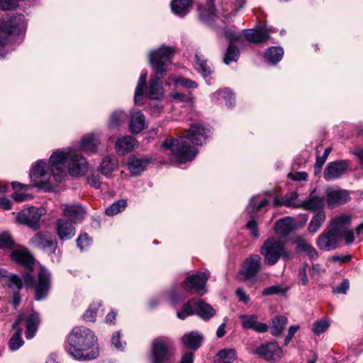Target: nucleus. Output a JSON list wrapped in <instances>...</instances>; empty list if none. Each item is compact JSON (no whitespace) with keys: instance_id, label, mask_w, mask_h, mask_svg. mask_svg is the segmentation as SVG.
I'll use <instances>...</instances> for the list:
<instances>
[{"instance_id":"nucleus-1","label":"nucleus","mask_w":363,"mask_h":363,"mask_svg":"<svg viewBox=\"0 0 363 363\" xmlns=\"http://www.w3.org/2000/svg\"><path fill=\"white\" fill-rule=\"evenodd\" d=\"M12 261L23 267L21 272L25 286L34 289V298L36 301L45 299L51 288V274L44 267H40L37 279H34V267L35 259L33 255L23 247L13 250L10 255Z\"/></svg>"},{"instance_id":"nucleus-2","label":"nucleus","mask_w":363,"mask_h":363,"mask_svg":"<svg viewBox=\"0 0 363 363\" xmlns=\"http://www.w3.org/2000/svg\"><path fill=\"white\" fill-rule=\"evenodd\" d=\"M66 350L77 360H91L99 355L97 337L85 327H75L67 337Z\"/></svg>"},{"instance_id":"nucleus-3","label":"nucleus","mask_w":363,"mask_h":363,"mask_svg":"<svg viewBox=\"0 0 363 363\" xmlns=\"http://www.w3.org/2000/svg\"><path fill=\"white\" fill-rule=\"evenodd\" d=\"M175 53L174 47L162 45L149 54L150 63L155 71V77L150 80L148 97L159 100L163 96L162 83L160 82L166 74L172 64L171 58Z\"/></svg>"},{"instance_id":"nucleus-4","label":"nucleus","mask_w":363,"mask_h":363,"mask_svg":"<svg viewBox=\"0 0 363 363\" xmlns=\"http://www.w3.org/2000/svg\"><path fill=\"white\" fill-rule=\"evenodd\" d=\"M178 139H167L162 147L169 150L177 162L183 164L194 160L198 153V150L190 145L186 138H182V132L178 133Z\"/></svg>"},{"instance_id":"nucleus-5","label":"nucleus","mask_w":363,"mask_h":363,"mask_svg":"<svg viewBox=\"0 0 363 363\" xmlns=\"http://www.w3.org/2000/svg\"><path fill=\"white\" fill-rule=\"evenodd\" d=\"M259 252L264 257L265 264L273 266L280 258L289 260L291 258L290 252L286 249L283 240L276 237L268 238L260 247Z\"/></svg>"},{"instance_id":"nucleus-6","label":"nucleus","mask_w":363,"mask_h":363,"mask_svg":"<svg viewBox=\"0 0 363 363\" xmlns=\"http://www.w3.org/2000/svg\"><path fill=\"white\" fill-rule=\"evenodd\" d=\"M26 28V23L23 15L9 13L2 17L0 21V52L4 50L11 35H18Z\"/></svg>"},{"instance_id":"nucleus-7","label":"nucleus","mask_w":363,"mask_h":363,"mask_svg":"<svg viewBox=\"0 0 363 363\" xmlns=\"http://www.w3.org/2000/svg\"><path fill=\"white\" fill-rule=\"evenodd\" d=\"M172 354L171 344L167 338L157 337L152 341L150 351L151 363H169Z\"/></svg>"},{"instance_id":"nucleus-8","label":"nucleus","mask_w":363,"mask_h":363,"mask_svg":"<svg viewBox=\"0 0 363 363\" xmlns=\"http://www.w3.org/2000/svg\"><path fill=\"white\" fill-rule=\"evenodd\" d=\"M208 279L204 272H197L186 277L181 283V286L189 295L197 294L202 296L207 292L206 286Z\"/></svg>"},{"instance_id":"nucleus-9","label":"nucleus","mask_w":363,"mask_h":363,"mask_svg":"<svg viewBox=\"0 0 363 363\" xmlns=\"http://www.w3.org/2000/svg\"><path fill=\"white\" fill-rule=\"evenodd\" d=\"M181 132L182 138H186V140L196 145H203L211 133L208 127L199 123L190 124L189 129Z\"/></svg>"},{"instance_id":"nucleus-10","label":"nucleus","mask_w":363,"mask_h":363,"mask_svg":"<svg viewBox=\"0 0 363 363\" xmlns=\"http://www.w3.org/2000/svg\"><path fill=\"white\" fill-rule=\"evenodd\" d=\"M262 267L261 257L258 255H251L243 262L238 274L242 281H247L254 278Z\"/></svg>"},{"instance_id":"nucleus-11","label":"nucleus","mask_w":363,"mask_h":363,"mask_svg":"<svg viewBox=\"0 0 363 363\" xmlns=\"http://www.w3.org/2000/svg\"><path fill=\"white\" fill-rule=\"evenodd\" d=\"M342 234L331 227L325 228L317 238L316 245L320 250L330 251L337 247Z\"/></svg>"},{"instance_id":"nucleus-12","label":"nucleus","mask_w":363,"mask_h":363,"mask_svg":"<svg viewBox=\"0 0 363 363\" xmlns=\"http://www.w3.org/2000/svg\"><path fill=\"white\" fill-rule=\"evenodd\" d=\"M252 353L271 362L279 361L283 356V350L276 342H269L258 346Z\"/></svg>"},{"instance_id":"nucleus-13","label":"nucleus","mask_w":363,"mask_h":363,"mask_svg":"<svg viewBox=\"0 0 363 363\" xmlns=\"http://www.w3.org/2000/svg\"><path fill=\"white\" fill-rule=\"evenodd\" d=\"M67 159V153L59 150L54 152L50 157V169L57 182H61L63 177L66 176L65 162Z\"/></svg>"},{"instance_id":"nucleus-14","label":"nucleus","mask_w":363,"mask_h":363,"mask_svg":"<svg viewBox=\"0 0 363 363\" xmlns=\"http://www.w3.org/2000/svg\"><path fill=\"white\" fill-rule=\"evenodd\" d=\"M44 213L45 209L43 208L29 207L18 213L17 220L21 224L37 230L40 228L39 221Z\"/></svg>"},{"instance_id":"nucleus-15","label":"nucleus","mask_w":363,"mask_h":363,"mask_svg":"<svg viewBox=\"0 0 363 363\" xmlns=\"http://www.w3.org/2000/svg\"><path fill=\"white\" fill-rule=\"evenodd\" d=\"M29 243L34 247L48 250L52 254L55 253L57 247L56 238L48 231L37 233L30 240Z\"/></svg>"},{"instance_id":"nucleus-16","label":"nucleus","mask_w":363,"mask_h":363,"mask_svg":"<svg viewBox=\"0 0 363 363\" xmlns=\"http://www.w3.org/2000/svg\"><path fill=\"white\" fill-rule=\"evenodd\" d=\"M350 163L347 160H335L329 162L324 169L323 176L326 181H332L342 176L349 168Z\"/></svg>"},{"instance_id":"nucleus-17","label":"nucleus","mask_w":363,"mask_h":363,"mask_svg":"<svg viewBox=\"0 0 363 363\" xmlns=\"http://www.w3.org/2000/svg\"><path fill=\"white\" fill-rule=\"evenodd\" d=\"M350 200V193L347 190L328 189L326 191V202L328 208L331 209L343 205Z\"/></svg>"},{"instance_id":"nucleus-18","label":"nucleus","mask_w":363,"mask_h":363,"mask_svg":"<svg viewBox=\"0 0 363 363\" xmlns=\"http://www.w3.org/2000/svg\"><path fill=\"white\" fill-rule=\"evenodd\" d=\"M47 164L43 161H38L33 167L30 177L35 186L43 189L48 184Z\"/></svg>"},{"instance_id":"nucleus-19","label":"nucleus","mask_w":363,"mask_h":363,"mask_svg":"<svg viewBox=\"0 0 363 363\" xmlns=\"http://www.w3.org/2000/svg\"><path fill=\"white\" fill-rule=\"evenodd\" d=\"M325 199L323 196H317L315 190L311 191L308 196L298 204V208L309 211L316 213L319 211H323Z\"/></svg>"},{"instance_id":"nucleus-20","label":"nucleus","mask_w":363,"mask_h":363,"mask_svg":"<svg viewBox=\"0 0 363 363\" xmlns=\"http://www.w3.org/2000/svg\"><path fill=\"white\" fill-rule=\"evenodd\" d=\"M68 169L72 176L80 177L84 175L87 171L86 159L78 154L72 155L69 158Z\"/></svg>"},{"instance_id":"nucleus-21","label":"nucleus","mask_w":363,"mask_h":363,"mask_svg":"<svg viewBox=\"0 0 363 363\" xmlns=\"http://www.w3.org/2000/svg\"><path fill=\"white\" fill-rule=\"evenodd\" d=\"M239 318L242 328L245 330L251 329L259 333H263L268 330V325L266 323L258 322V318L255 314L240 315Z\"/></svg>"},{"instance_id":"nucleus-22","label":"nucleus","mask_w":363,"mask_h":363,"mask_svg":"<svg viewBox=\"0 0 363 363\" xmlns=\"http://www.w3.org/2000/svg\"><path fill=\"white\" fill-rule=\"evenodd\" d=\"M25 320V314L22 312L19 313L16 320L13 323L12 328L16 329L14 334L11 336L9 342V347L11 350L15 351L18 350L24 343L21 335L22 328L19 327L20 324Z\"/></svg>"},{"instance_id":"nucleus-23","label":"nucleus","mask_w":363,"mask_h":363,"mask_svg":"<svg viewBox=\"0 0 363 363\" xmlns=\"http://www.w3.org/2000/svg\"><path fill=\"white\" fill-rule=\"evenodd\" d=\"M149 163L150 160L148 158L138 157L135 155H131L128 157L127 167L132 175L138 176L145 171Z\"/></svg>"},{"instance_id":"nucleus-24","label":"nucleus","mask_w":363,"mask_h":363,"mask_svg":"<svg viewBox=\"0 0 363 363\" xmlns=\"http://www.w3.org/2000/svg\"><path fill=\"white\" fill-rule=\"evenodd\" d=\"M56 232L59 238L64 241L74 237L75 229L72 223L64 219H59L56 223Z\"/></svg>"},{"instance_id":"nucleus-25","label":"nucleus","mask_w":363,"mask_h":363,"mask_svg":"<svg viewBox=\"0 0 363 363\" xmlns=\"http://www.w3.org/2000/svg\"><path fill=\"white\" fill-rule=\"evenodd\" d=\"M242 32L245 40L253 43H264L269 38L268 32L262 28L257 30L245 29Z\"/></svg>"},{"instance_id":"nucleus-26","label":"nucleus","mask_w":363,"mask_h":363,"mask_svg":"<svg viewBox=\"0 0 363 363\" xmlns=\"http://www.w3.org/2000/svg\"><path fill=\"white\" fill-rule=\"evenodd\" d=\"M85 213V210L80 205H65L64 208V216L73 223L82 221Z\"/></svg>"},{"instance_id":"nucleus-27","label":"nucleus","mask_w":363,"mask_h":363,"mask_svg":"<svg viewBox=\"0 0 363 363\" xmlns=\"http://www.w3.org/2000/svg\"><path fill=\"white\" fill-rule=\"evenodd\" d=\"M138 145L137 140L132 136H124L117 140L116 150L120 155H125L131 152Z\"/></svg>"},{"instance_id":"nucleus-28","label":"nucleus","mask_w":363,"mask_h":363,"mask_svg":"<svg viewBox=\"0 0 363 363\" xmlns=\"http://www.w3.org/2000/svg\"><path fill=\"white\" fill-rule=\"evenodd\" d=\"M145 123V117L141 111H132L130 113L129 128L133 134L141 133Z\"/></svg>"},{"instance_id":"nucleus-29","label":"nucleus","mask_w":363,"mask_h":363,"mask_svg":"<svg viewBox=\"0 0 363 363\" xmlns=\"http://www.w3.org/2000/svg\"><path fill=\"white\" fill-rule=\"evenodd\" d=\"M203 340V336L198 332L192 331L184 334L181 338L182 344L192 350H198Z\"/></svg>"},{"instance_id":"nucleus-30","label":"nucleus","mask_w":363,"mask_h":363,"mask_svg":"<svg viewBox=\"0 0 363 363\" xmlns=\"http://www.w3.org/2000/svg\"><path fill=\"white\" fill-rule=\"evenodd\" d=\"M40 324V315L34 311L30 314L26 319V337L27 339H32L37 331L38 325Z\"/></svg>"},{"instance_id":"nucleus-31","label":"nucleus","mask_w":363,"mask_h":363,"mask_svg":"<svg viewBox=\"0 0 363 363\" xmlns=\"http://www.w3.org/2000/svg\"><path fill=\"white\" fill-rule=\"evenodd\" d=\"M99 144L100 140L96 135L89 134L83 137L80 143V146L84 152L94 153L96 152Z\"/></svg>"},{"instance_id":"nucleus-32","label":"nucleus","mask_w":363,"mask_h":363,"mask_svg":"<svg viewBox=\"0 0 363 363\" xmlns=\"http://www.w3.org/2000/svg\"><path fill=\"white\" fill-rule=\"evenodd\" d=\"M193 4V0H172L171 9L172 12L181 17L186 16Z\"/></svg>"},{"instance_id":"nucleus-33","label":"nucleus","mask_w":363,"mask_h":363,"mask_svg":"<svg viewBox=\"0 0 363 363\" xmlns=\"http://www.w3.org/2000/svg\"><path fill=\"white\" fill-rule=\"evenodd\" d=\"M196 314L203 320H208L216 315V310L203 300L196 301Z\"/></svg>"},{"instance_id":"nucleus-34","label":"nucleus","mask_w":363,"mask_h":363,"mask_svg":"<svg viewBox=\"0 0 363 363\" xmlns=\"http://www.w3.org/2000/svg\"><path fill=\"white\" fill-rule=\"evenodd\" d=\"M118 167V160L113 155L105 157L100 165V172L106 177H111Z\"/></svg>"},{"instance_id":"nucleus-35","label":"nucleus","mask_w":363,"mask_h":363,"mask_svg":"<svg viewBox=\"0 0 363 363\" xmlns=\"http://www.w3.org/2000/svg\"><path fill=\"white\" fill-rule=\"evenodd\" d=\"M12 187L14 190L12 198L15 201L22 202L33 198L30 194L22 192L28 190L30 187L28 185L15 182L12 183Z\"/></svg>"},{"instance_id":"nucleus-36","label":"nucleus","mask_w":363,"mask_h":363,"mask_svg":"<svg viewBox=\"0 0 363 363\" xmlns=\"http://www.w3.org/2000/svg\"><path fill=\"white\" fill-rule=\"evenodd\" d=\"M199 18L203 23L210 24L216 17V9L213 3L208 2L207 6H199Z\"/></svg>"},{"instance_id":"nucleus-37","label":"nucleus","mask_w":363,"mask_h":363,"mask_svg":"<svg viewBox=\"0 0 363 363\" xmlns=\"http://www.w3.org/2000/svg\"><path fill=\"white\" fill-rule=\"evenodd\" d=\"M352 221V217L348 214H342L339 217L335 218L330 221V227L335 229L339 233L348 229Z\"/></svg>"},{"instance_id":"nucleus-38","label":"nucleus","mask_w":363,"mask_h":363,"mask_svg":"<svg viewBox=\"0 0 363 363\" xmlns=\"http://www.w3.org/2000/svg\"><path fill=\"white\" fill-rule=\"evenodd\" d=\"M326 216L324 211H319L314 214L308 226V231L310 234H315L321 228L325 221Z\"/></svg>"},{"instance_id":"nucleus-39","label":"nucleus","mask_w":363,"mask_h":363,"mask_svg":"<svg viewBox=\"0 0 363 363\" xmlns=\"http://www.w3.org/2000/svg\"><path fill=\"white\" fill-rule=\"evenodd\" d=\"M287 318L284 315L274 316L272 319L271 334L275 337L281 336L287 323Z\"/></svg>"},{"instance_id":"nucleus-40","label":"nucleus","mask_w":363,"mask_h":363,"mask_svg":"<svg viewBox=\"0 0 363 363\" xmlns=\"http://www.w3.org/2000/svg\"><path fill=\"white\" fill-rule=\"evenodd\" d=\"M284 50L281 47H271L264 54L265 60L271 65H276L283 57Z\"/></svg>"},{"instance_id":"nucleus-41","label":"nucleus","mask_w":363,"mask_h":363,"mask_svg":"<svg viewBox=\"0 0 363 363\" xmlns=\"http://www.w3.org/2000/svg\"><path fill=\"white\" fill-rule=\"evenodd\" d=\"M298 198V194L296 191H291L285 196H284L281 199H279L278 198L274 199V206H284L287 207H292L298 208L299 203H296L294 202V200H296Z\"/></svg>"},{"instance_id":"nucleus-42","label":"nucleus","mask_w":363,"mask_h":363,"mask_svg":"<svg viewBox=\"0 0 363 363\" xmlns=\"http://www.w3.org/2000/svg\"><path fill=\"white\" fill-rule=\"evenodd\" d=\"M195 59L197 71L203 77L209 76L212 72L210 67L207 65V60L199 52H196Z\"/></svg>"},{"instance_id":"nucleus-43","label":"nucleus","mask_w":363,"mask_h":363,"mask_svg":"<svg viewBox=\"0 0 363 363\" xmlns=\"http://www.w3.org/2000/svg\"><path fill=\"white\" fill-rule=\"evenodd\" d=\"M196 301L194 299H191L184 304L181 311L177 312V317L181 320H184L188 316L196 314Z\"/></svg>"},{"instance_id":"nucleus-44","label":"nucleus","mask_w":363,"mask_h":363,"mask_svg":"<svg viewBox=\"0 0 363 363\" xmlns=\"http://www.w3.org/2000/svg\"><path fill=\"white\" fill-rule=\"evenodd\" d=\"M146 79L147 74L143 73L140 75L137 86L135 91V103L136 104H141L144 90L146 89Z\"/></svg>"},{"instance_id":"nucleus-45","label":"nucleus","mask_w":363,"mask_h":363,"mask_svg":"<svg viewBox=\"0 0 363 363\" xmlns=\"http://www.w3.org/2000/svg\"><path fill=\"white\" fill-rule=\"evenodd\" d=\"M240 56L239 49L233 44L230 43L223 57V62L225 65H230L233 62H236Z\"/></svg>"},{"instance_id":"nucleus-46","label":"nucleus","mask_w":363,"mask_h":363,"mask_svg":"<svg viewBox=\"0 0 363 363\" xmlns=\"http://www.w3.org/2000/svg\"><path fill=\"white\" fill-rule=\"evenodd\" d=\"M127 206V201L125 199H120L109 206L105 211L108 216H113L123 211Z\"/></svg>"},{"instance_id":"nucleus-47","label":"nucleus","mask_w":363,"mask_h":363,"mask_svg":"<svg viewBox=\"0 0 363 363\" xmlns=\"http://www.w3.org/2000/svg\"><path fill=\"white\" fill-rule=\"evenodd\" d=\"M290 218L279 219L274 225L275 232L282 236H286L290 233L291 228L289 223Z\"/></svg>"},{"instance_id":"nucleus-48","label":"nucleus","mask_w":363,"mask_h":363,"mask_svg":"<svg viewBox=\"0 0 363 363\" xmlns=\"http://www.w3.org/2000/svg\"><path fill=\"white\" fill-rule=\"evenodd\" d=\"M126 115L123 111H116L110 116L108 127L110 130L118 128L121 122L125 118Z\"/></svg>"},{"instance_id":"nucleus-49","label":"nucleus","mask_w":363,"mask_h":363,"mask_svg":"<svg viewBox=\"0 0 363 363\" xmlns=\"http://www.w3.org/2000/svg\"><path fill=\"white\" fill-rule=\"evenodd\" d=\"M297 249L300 252H306L308 257L312 260H315L318 257V253L315 247L308 244L304 240H301L298 242Z\"/></svg>"},{"instance_id":"nucleus-50","label":"nucleus","mask_w":363,"mask_h":363,"mask_svg":"<svg viewBox=\"0 0 363 363\" xmlns=\"http://www.w3.org/2000/svg\"><path fill=\"white\" fill-rule=\"evenodd\" d=\"M7 285L9 289L13 291H21L23 289L24 280L19 275L15 274H11L7 278Z\"/></svg>"},{"instance_id":"nucleus-51","label":"nucleus","mask_w":363,"mask_h":363,"mask_svg":"<svg viewBox=\"0 0 363 363\" xmlns=\"http://www.w3.org/2000/svg\"><path fill=\"white\" fill-rule=\"evenodd\" d=\"M289 287H282L280 285H273L269 287L265 288L262 291V295L267 296H272V295H281L284 296L286 293L288 291Z\"/></svg>"},{"instance_id":"nucleus-52","label":"nucleus","mask_w":363,"mask_h":363,"mask_svg":"<svg viewBox=\"0 0 363 363\" xmlns=\"http://www.w3.org/2000/svg\"><path fill=\"white\" fill-rule=\"evenodd\" d=\"M218 99H225V104L232 106L235 104V99L233 93L228 88H224L217 91L215 94Z\"/></svg>"},{"instance_id":"nucleus-53","label":"nucleus","mask_w":363,"mask_h":363,"mask_svg":"<svg viewBox=\"0 0 363 363\" xmlns=\"http://www.w3.org/2000/svg\"><path fill=\"white\" fill-rule=\"evenodd\" d=\"M330 152H331V148L327 147L325 150L322 156L316 157V160H315V170H314V173L315 175L318 174L320 172L321 169H322L324 163L325 162L328 155H330Z\"/></svg>"},{"instance_id":"nucleus-54","label":"nucleus","mask_w":363,"mask_h":363,"mask_svg":"<svg viewBox=\"0 0 363 363\" xmlns=\"http://www.w3.org/2000/svg\"><path fill=\"white\" fill-rule=\"evenodd\" d=\"M14 245V241L11 235L4 232L0 234V249H12Z\"/></svg>"},{"instance_id":"nucleus-55","label":"nucleus","mask_w":363,"mask_h":363,"mask_svg":"<svg viewBox=\"0 0 363 363\" xmlns=\"http://www.w3.org/2000/svg\"><path fill=\"white\" fill-rule=\"evenodd\" d=\"M99 304H91L89 308L85 311L83 315V319L86 321L94 322L96 317L97 311Z\"/></svg>"},{"instance_id":"nucleus-56","label":"nucleus","mask_w":363,"mask_h":363,"mask_svg":"<svg viewBox=\"0 0 363 363\" xmlns=\"http://www.w3.org/2000/svg\"><path fill=\"white\" fill-rule=\"evenodd\" d=\"M92 240L87 233L81 234L77 240V247L80 249V250H84L87 249L91 244Z\"/></svg>"},{"instance_id":"nucleus-57","label":"nucleus","mask_w":363,"mask_h":363,"mask_svg":"<svg viewBox=\"0 0 363 363\" xmlns=\"http://www.w3.org/2000/svg\"><path fill=\"white\" fill-rule=\"evenodd\" d=\"M217 356L222 360L227 359L229 360H235L237 359L236 351L234 349L221 350L218 352Z\"/></svg>"},{"instance_id":"nucleus-58","label":"nucleus","mask_w":363,"mask_h":363,"mask_svg":"<svg viewBox=\"0 0 363 363\" xmlns=\"http://www.w3.org/2000/svg\"><path fill=\"white\" fill-rule=\"evenodd\" d=\"M309 269V265L307 263H303L300 267L298 277L301 280V284L307 286L309 283V280L307 276V271Z\"/></svg>"},{"instance_id":"nucleus-59","label":"nucleus","mask_w":363,"mask_h":363,"mask_svg":"<svg viewBox=\"0 0 363 363\" xmlns=\"http://www.w3.org/2000/svg\"><path fill=\"white\" fill-rule=\"evenodd\" d=\"M269 201L267 199H262L257 206H255V202L254 199H251L250 204L247 207V210L250 213H254L255 212L259 211L262 208L266 206L268 204Z\"/></svg>"},{"instance_id":"nucleus-60","label":"nucleus","mask_w":363,"mask_h":363,"mask_svg":"<svg viewBox=\"0 0 363 363\" xmlns=\"http://www.w3.org/2000/svg\"><path fill=\"white\" fill-rule=\"evenodd\" d=\"M329 327V323L326 320H317L313 323V332L319 335L323 332H325Z\"/></svg>"},{"instance_id":"nucleus-61","label":"nucleus","mask_w":363,"mask_h":363,"mask_svg":"<svg viewBox=\"0 0 363 363\" xmlns=\"http://www.w3.org/2000/svg\"><path fill=\"white\" fill-rule=\"evenodd\" d=\"M176 83L186 89H196L198 87V84L196 82L183 77H178Z\"/></svg>"},{"instance_id":"nucleus-62","label":"nucleus","mask_w":363,"mask_h":363,"mask_svg":"<svg viewBox=\"0 0 363 363\" xmlns=\"http://www.w3.org/2000/svg\"><path fill=\"white\" fill-rule=\"evenodd\" d=\"M350 287V282L349 280L347 279H345L342 280V281L333 288V293L336 294H345L349 289Z\"/></svg>"},{"instance_id":"nucleus-63","label":"nucleus","mask_w":363,"mask_h":363,"mask_svg":"<svg viewBox=\"0 0 363 363\" xmlns=\"http://www.w3.org/2000/svg\"><path fill=\"white\" fill-rule=\"evenodd\" d=\"M287 177L289 179L297 182L306 181L308 179V174L305 172H290L287 174Z\"/></svg>"},{"instance_id":"nucleus-64","label":"nucleus","mask_w":363,"mask_h":363,"mask_svg":"<svg viewBox=\"0 0 363 363\" xmlns=\"http://www.w3.org/2000/svg\"><path fill=\"white\" fill-rule=\"evenodd\" d=\"M246 228L250 230L251 235L255 238L259 236V230L257 228V223L255 220L252 219L247 222Z\"/></svg>"}]
</instances>
